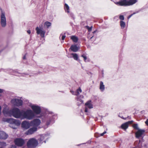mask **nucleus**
<instances>
[{
	"label": "nucleus",
	"instance_id": "1",
	"mask_svg": "<svg viewBox=\"0 0 148 148\" xmlns=\"http://www.w3.org/2000/svg\"><path fill=\"white\" fill-rule=\"evenodd\" d=\"M23 111H21L19 109L16 108L10 110L6 106L3 108V113L5 116L11 117L12 116L16 118L22 119Z\"/></svg>",
	"mask_w": 148,
	"mask_h": 148
},
{
	"label": "nucleus",
	"instance_id": "2",
	"mask_svg": "<svg viewBox=\"0 0 148 148\" xmlns=\"http://www.w3.org/2000/svg\"><path fill=\"white\" fill-rule=\"evenodd\" d=\"M3 121L9 123V126L13 129H17L21 124L19 120L12 118L3 119Z\"/></svg>",
	"mask_w": 148,
	"mask_h": 148
},
{
	"label": "nucleus",
	"instance_id": "3",
	"mask_svg": "<svg viewBox=\"0 0 148 148\" xmlns=\"http://www.w3.org/2000/svg\"><path fill=\"white\" fill-rule=\"evenodd\" d=\"M34 116V113L31 110H27L26 111H23L22 119H26L28 120H31L33 119Z\"/></svg>",
	"mask_w": 148,
	"mask_h": 148
},
{
	"label": "nucleus",
	"instance_id": "4",
	"mask_svg": "<svg viewBox=\"0 0 148 148\" xmlns=\"http://www.w3.org/2000/svg\"><path fill=\"white\" fill-rule=\"evenodd\" d=\"M137 0H123L121 1L115 3L119 5L127 6L132 5L137 2Z\"/></svg>",
	"mask_w": 148,
	"mask_h": 148
},
{
	"label": "nucleus",
	"instance_id": "5",
	"mask_svg": "<svg viewBox=\"0 0 148 148\" xmlns=\"http://www.w3.org/2000/svg\"><path fill=\"white\" fill-rule=\"evenodd\" d=\"M38 144L37 141L34 138L30 139L27 143V146L29 148L36 147Z\"/></svg>",
	"mask_w": 148,
	"mask_h": 148
},
{
	"label": "nucleus",
	"instance_id": "6",
	"mask_svg": "<svg viewBox=\"0 0 148 148\" xmlns=\"http://www.w3.org/2000/svg\"><path fill=\"white\" fill-rule=\"evenodd\" d=\"M29 106L31 108L34 113L37 114L40 113L41 109L39 106L33 104L31 103H29Z\"/></svg>",
	"mask_w": 148,
	"mask_h": 148
},
{
	"label": "nucleus",
	"instance_id": "7",
	"mask_svg": "<svg viewBox=\"0 0 148 148\" xmlns=\"http://www.w3.org/2000/svg\"><path fill=\"white\" fill-rule=\"evenodd\" d=\"M1 17V24L3 27H5L7 25L6 17L5 13L1 11V13L0 16Z\"/></svg>",
	"mask_w": 148,
	"mask_h": 148
},
{
	"label": "nucleus",
	"instance_id": "8",
	"mask_svg": "<svg viewBox=\"0 0 148 148\" xmlns=\"http://www.w3.org/2000/svg\"><path fill=\"white\" fill-rule=\"evenodd\" d=\"M11 102L12 105L14 106H19L23 104L22 101L20 99L14 98L12 99Z\"/></svg>",
	"mask_w": 148,
	"mask_h": 148
},
{
	"label": "nucleus",
	"instance_id": "9",
	"mask_svg": "<svg viewBox=\"0 0 148 148\" xmlns=\"http://www.w3.org/2000/svg\"><path fill=\"white\" fill-rule=\"evenodd\" d=\"M36 31L37 34H40V36L42 38H44L45 37V35L46 32L43 30L42 25H40L39 27H37L36 28Z\"/></svg>",
	"mask_w": 148,
	"mask_h": 148
},
{
	"label": "nucleus",
	"instance_id": "10",
	"mask_svg": "<svg viewBox=\"0 0 148 148\" xmlns=\"http://www.w3.org/2000/svg\"><path fill=\"white\" fill-rule=\"evenodd\" d=\"M145 132L144 130L139 129L135 133L136 138H143L145 135Z\"/></svg>",
	"mask_w": 148,
	"mask_h": 148
},
{
	"label": "nucleus",
	"instance_id": "11",
	"mask_svg": "<svg viewBox=\"0 0 148 148\" xmlns=\"http://www.w3.org/2000/svg\"><path fill=\"white\" fill-rule=\"evenodd\" d=\"M54 116H52V119L54 118ZM51 114H49L48 116H44L43 117H42V121H47L46 124L47 125H49L50 124L51 120H52V118H51Z\"/></svg>",
	"mask_w": 148,
	"mask_h": 148
},
{
	"label": "nucleus",
	"instance_id": "12",
	"mask_svg": "<svg viewBox=\"0 0 148 148\" xmlns=\"http://www.w3.org/2000/svg\"><path fill=\"white\" fill-rule=\"evenodd\" d=\"M31 123L29 121H25L21 123V127L24 130H25L29 128L31 126Z\"/></svg>",
	"mask_w": 148,
	"mask_h": 148
},
{
	"label": "nucleus",
	"instance_id": "13",
	"mask_svg": "<svg viewBox=\"0 0 148 148\" xmlns=\"http://www.w3.org/2000/svg\"><path fill=\"white\" fill-rule=\"evenodd\" d=\"M40 119H34L31 122V124L32 126L36 127L40 125Z\"/></svg>",
	"mask_w": 148,
	"mask_h": 148
},
{
	"label": "nucleus",
	"instance_id": "14",
	"mask_svg": "<svg viewBox=\"0 0 148 148\" xmlns=\"http://www.w3.org/2000/svg\"><path fill=\"white\" fill-rule=\"evenodd\" d=\"M14 143L17 145L19 146H21L24 144V141L22 138H17L15 139Z\"/></svg>",
	"mask_w": 148,
	"mask_h": 148
},
{
	"label": "nucleus",
	"instance_id": "15",
	"mask_svg": "<svg viewBox=\"0 0 148 148\" xmlns=\"http://www.w3.org/2000/svg\"><path fill=\"white\" fill-rule=\"evenodd\" d=\"M37 130V127H33L29 129L25 132V134L26 135H31L34 133Z\"/></svg>",
	"mask_w": 148,
	"mask_h": 148
},
{
	"label": "nucleus",
	"instance_id": "16",
	"mask_svg": "<svg viewBox=\"0 0 148 148\" xmlns=\"http://www.w3.org/2000/svg\"><path fill=\"white\" fill-rule=\"evenodd\" d=\"M48 136L49 134H43L41 135L39 139L40 143H42L43 142L46 143V140H44L45 139H47L48 138Z\"/></svg>",
	"mask_w": 148,
	"mask_h": 148
},
{
	"label": "nucleus",
	"instance_id": "17",
	"mask_svg": "<svg viewBox=\"0 0 148 148\" xmlns=\"http://www.w3.org/2000/svg\"><path fill=\"white\" fill-rule=\"evenodd\" d=\"M8 137V135L3 131H0V139H6Z\"/></svg>",
	"mask_w": 148,
	"mask_h": 148
},
{
	"label": "nucleus",
	"instance_id": "18",
	"mask_svg": "<svg viewBox=\"0 0 148 148\" xmlns=\"http://www.w3.org/2000/svg\"><path fill=\"white\" fill-rule=\"evenodd\" d=\"M133 122V121H129L121 125V127L122 129L124 130H126L128 128V125L129 124H132Z\"/></svg>",
	"mask_w": 148,
	"mask_h": 148
},
{
	"label": "nucleus",
	"instance_id": "19",
	"mask_svg": "<svg viewBox=\"0 0 148 148\" xmlns=\"http://www.w3.org/2000/svg\"><path fill=\"white\" fill-rule=\"evenodd\" d=\"M86 108L85 110V112H88V109L87 108L90 109H91L93 108L92 105L90 103V102L88 101L85 103Z\"/></svg>",
	"mask_w": 148,
	"mask_h": 148
},
{
	"label": "nucleus",
	"instance_id": "20",
	"mask_svg": "<svg viewBox=\"0 0 148 148\" xmlns=\"http://www.w3.org/2000/svg\"><path fill=\"white\" fill-rule=\"evenodd\" d=\"M70 49L73 52H76L79 49L78 47L76 45H72Z\"/></svg>",
	"mask_w": 148,
	"mask_h": 148
},
{
	"label": "nucleus",
	"instance_id": "21",
	"mask_svg": "<svg viewBox=\"0 0 148 148\" xmlns=\"http://www.w3.org/2000/svg\"><path fill=\"white\" fill-rule=\"evenodd\" d=\"M84 97L83 95L80 96V97H77V103L78 106H79L80 104H81L83 103V101L80 99V98H82Z\"/></svg>",
	"mask_w": 148,
	"mask_h": 148
},
{
	"label": "nucleus",
	"instance_id": "22",
	"mask_svg": "<svg viewBox=\"0 0 148 148\" xmlns=\"http://www.w3.org/2000/svg\"><path fill=\"white\" fill-rule=\"evenodd\" d=\"M99 89L101 91H103L105 89V85L102 81H101L100 83Z\"/></svg>",
	"mask_w": 148,
	"mask_h": 148
},
{
	"label": "nucleus",
	"instance_id": "23",
	"mask_svg": "<svg viewBox=\"0 0 148 148\" xmlns=\"http://www.w3.org/2000/svg\"><path fill=\"white\" fill-rule=\"evenodd\" d=\"M71 38L73 42H77L78 40V38L75 36H71Z\"/></svg>",
	"mask_w": 148,
	"mask_h": 148
},
{
	"label": "nucleus",
	"instance_id": "24",
	"mask_svg": "<svg viewBox=\"0 0 148 148\" xmlns=\"http://www.w3.org/2000/svg\"><path fill=\"white\" fill-rule=\"evenodd\" d=\"M64 9L66 12L68 13H69V7L68 5L66 3H65L64 5Z\"/></svg>",
	"mask_w": 148,
	"mask_h": 148
},
{
	"label": "nucleus",
	"instance_id": "25",
	"mask_svg": "<svg viewBox=\"0 0 148 148\" xmlns=\"http://www.w3.org/2000/svg\"><path fill=\"white\" fill-rule=\"evenodd\" d=\"M71 55L73 56V57L74 60H77L78 59V56L77 54L76 53H72Z\"/></svg>",
	"mask_w": 148,
	"mask_h": 148
},
{
	"label": "nucleus",
	"instance_id": "26",
	"mask_svg": "<svg viewBox=\"0 0 148 148\" xmlns=\"http://www.w3.org/2000/svg\"><path fill=\"white\" fill-rule=\"evenodd\" d=\"M82 92V90L80 88H79L77 90V91H76V95H77V96H78L79 94V93H81Z\"/></svg>",
	"mask_w": 148,
	"mask_h": 148
},
{
	"label": "nucleus",
	"instance_id": "27",
	"mask_svg": "<svg viewBox=\"0 0 148 148\" xmlns=\"http://www.w3.org/2000/svg\"><path fill=\"white\" fill-rule=\"evenodd\" d=\"M121 26L122 28H123L125 27V23L123 21H121L120 22Z\"/></svg>",
	"mask_w": 148,
	"mask_h": 148
},
{
	"label": "nucleus",
	"instance_id": "28",
	"mask_svg": "<svg viewBox=\"0 0 148 148\" xmlns=\"http://www.w3.org/2000/svg\"><path fill=\"white\" fill-rule=\"evenodd\" d=\"M45 25L46 26L47 28L51 25V23L47 21L45 23Z\"/></svg>",
	"mask_w": 148,
	"mask_h": 148
},
{
	"label": "nucleus",
	"instance_id": "29",
	"mask_svg": "<svg viewBox=\"0 0 148 148\" xmlns=\"http://www.w3.org/2000/svg\"><path fill=\"white\" fill-rule=\"evenodd\" d=\"M6 145L5 143L3 142H0V146L1 147H5Z\"/></svg>",
	"mask_w": 148,
	"mask_h": 148
},
{
	"label": "nucleus",
	"instance_id": "30",
	"mask_svg": "<svg viewBox=\"0 0 148 148\" xmlns=\"http://www.w3.org/2000/svg\"><path fill=\"white\" fill-rule=\"evenodd\" d=\"M133 127L136 129L138 130L139 129L138 127V124H134L133 125Z\"/></svg>",
	"mask_w": 148,
	"mask_h": 148
},
{
	"label": "nucleus",
	"instance_id": "31",
	"mask_svg": "<svg viewBox=\"0 0 148 148\" xmlns=\"http://www.w3.org/2000/svg\"><path fill=\"white\" fill-rule=\"evenodd\" d=\"M65 37H66V36H65V35H63L62 34H61L60 35V38H61L62 39V40H64V39Z\"/></svg>",
	"mask_w": 148,
	"mask_h": 148
},
{
	"label": "nucleus",
	"instance_id": "32",
	"mask_svg": "<svg viewBox=\"0 0 148 148\" xmlns=\"http://www.w3.org/2000/svg\"><path fill=\"white\" fill-rule=\"evenodd\" d=\"M86 28L88 29L89 32H90L91 31L92 27V26L90 27L88 26H86Z\"/></svg>",
	"mask_w": 148,
	"mask_h": 148
},
{
	"label": "nucleus",
	"instance_id": "33",
	"mask_svg": "<svg viewBox=\"0 0 148 148\" xmlns=\"http://www.w3.org/2000/svg\"><path fill=\"white\" fill-rule=\"evenodd\" d=\"M81 56L84 58V61H85L87 59V57L86 56L85 54H83Z\"/></svg>",
	"mask_w": 148,
	"mask_h": 148
},
{
	"label": "nucleus",
	"instance_id": "34",
	"mask_svg": "<svg viewBox=\"0 0 148 148\" xmlns=\"http://www.w3.org/2000/svg\"><path fill=\"white\" fill-rule=\"evenodd\" d=\"M119 18L121 20H124V16L123 15H120L119 16Z\"/></svg>",
	"mask_w": 148,
	"mask_h": 148
},
{
	"label": "nucleus",
	"instance_id": "35",
	"mask_svg": "<svg viewBox=\"0 0 148 148\" xmlns=\"http://www.w3.org/2000/svg\"><path fill=\"white\" fill-rule=\"evenodd\" d=\"M136 14V13H135V12H134V13L133 14H131L130 15H129V16H128V19H129L130 18H131V16H132L133 15H134V14Z\"/></svg>",
	"mask_w": 148,
	"mask_h": 148
},
{
	"label": "nucleus",
	"instance_id": "36",
	"mask_svg": "<svg viewBox=\"0 0 148 148\" xmlns=\"http://www.w3.org/2000/svg\"><path fill=\"white\" fill-rule=\"evenodd\" d=\"M71 92L73 95H76V93H75L76 92H74L73 91H71Z\"/></svg>",
	"mask_w": 148,
	"mask_h": 148
},
{
	"label": "nucleus",
	"instance_id": "37",
	"mask_svg": "<svg viewBox=\"0 0 148 148\" xmlns=\"http://www.w3.org/2000/svg\"><path fill=\"white\" fill-rule=\"evenodd\" d=\"M106 133V131H104L103 133L100 134L101 136H103Z\"/></svg>",
	"mask_w": 148,
	"mask_h": 148
},
{
	"label": "nucleus",
	"instance_id": "38",
	"mask_svg": "<svg viewBox=\"0 0 148 148\" xmlns=\"http://www.w3.org/2000/svg\"><path fill=\"white\" fill-rule=\"evenodd\" d=\"M145 123L148 126V119H147L146 121L145 122Z\"/></svg>",
	"mask_w": 148,
	"mask_h": 148
},
{
	"label": "nucleus",
	"instance_id": "39",
	"mask_svg": "<svg viewBox=\"0 0 148 148\" xmlns=\"http://www.w3.org/2000/svg\"><path fill=\"white\" fill-rule=\"evenodd\" d=\"M27 32L29 34H30V33H31V31H30L29 30H28L27 31Z\"/></svg>",
	"mask_w": 148,
	"mask_h": 148
},
{
	"label": "nucleus",
	"instance_id": "40",
	"mask_svg": "<svg viewBox=\"0 0 148 148\" xmlns=\"http://www.w3.org/2000/svg\"><path fill=\"white\" fill-rule=\"evenodd\" d=\"M3 92V90L0 89V93H1Z\"/></svg>",
	"mask_w": 148,
	"mask_h": 148
},
{
	"label": "nucleus",
	"instance_id": "41",
	"mask_svg": "<svg viewBox=\"0 0 148 148\" xmlns=\"http://www.w3.org/2000/svg\"><path fill=\"white\" fill-rule=\"evenodd\" d=\"M1 107L0 106V115H1Z\"/></svg>",
	"mask_w": 148,
	"mask_h": 148
},
{
	"label": "nucleus",
	"instance_id": "42",
	"mask_svg": "<svg viewBox=\"0 0 148 148\" xmlns=\"http://www.w3.org/2000/svg\"><path fill=\"white\" fill-rule=\"evenodd\" d=\"M23 59H26V55H25L23 57Z\"/></svg>",
	"mask_w": 148,
	"mask_h": 148
},
{
	"label": "nucleus",
	"instance_id": "43",
	"mask_svg": "<svg viewBox=\"0 0 148 148\" xmlns=\"http://www.w3.org/2000/svg\"><path fill=\"white\" fill-rule=\"evenodd\" d=\"M96 31H94L93 32V33H95Z\"/></svg>",
	"mask_w": 148,
	"mask_h": 148
},
{
	"label": "nucleus",
	"instance_id": "44",
	"mask_svg": "<svg viewBox=\"0 0 148 148\" xmlns=\"http://www.w3.org/2000/svg\"><path fill=\"white\" fill-rule=\"evenodd\" d=\"M93 37V36H92L90 38V39H92V37Z\"/></svg>",
	"mask_w": 148,
	"mask_h": 148
},
{
	"label": "nucleus",
	"instance_id": "45",
	"mask_svg": "<svg viewBox=\"0 0 148 148\" xmlns=\"http://www.w3.org/2000/svg\"><path fill=\"white\" fill-rule=\"evenodd\" d=\"M14 74V75H17V74Z\"/></svg>",
	"mask_w": 148,
	"mask_h": 148
},
{
	"label": "nucleus",
	"instance_id": "46",
	"mask_svg": "<svg viewBox=\"0 0 148 148\" xmlns=\"http://www.w3.org/2000/svg\"><path fill=\"white\" fill-rule=\"evenodd\" d=\"M122 119H126V118H125V119H124V118H123V117H122Z\"/></svg>",
	"mask_w": 148,
	"mask_h": 148
},
{
	"label": "nucleus",
	"instance_id": "47",
	"mask_svg": "<svg viewBox=\"0 0 148 148\" xmlns=\"http://www.w3.org/2000/svg\"><path fill=\"white\" fill-rule=\"evenodd\" d=\"M1 96V95H0V97Z\"/></svg>",
	"mask_w": 148,
	"mask_h": 148
},
{
	"label": "nucleus",
	"instance_id": "48",
	"mask_svg": "<svg viewBox=\"0 0 148 148\" xmlns=\"http://www.w3.org/2000/svg\"><path fill=\"white\" fill-rule=\"evenodd\" d=\"M111 0L112 1V0Z\"/></svg>",
	"mask_w": 148,
	"mask_h": 148
}]
</instances>
